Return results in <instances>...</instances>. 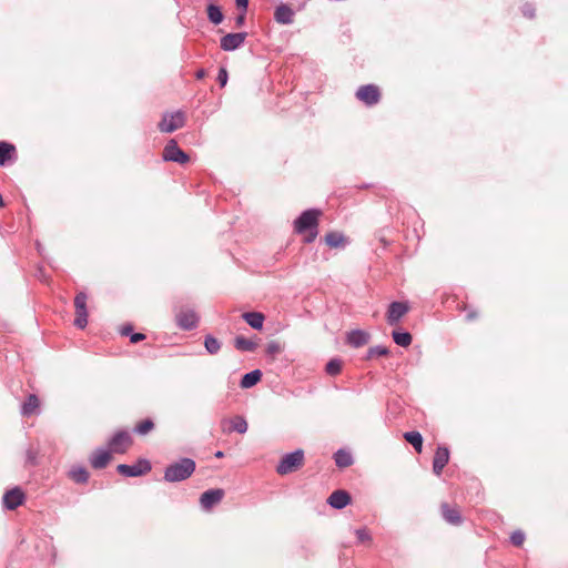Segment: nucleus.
Segmentation results:
<instances>
[{"mask_svg": "<svg viewBox=\"0 0 568 568\" xmlns=\"http://www.w3.org/2000/svg\"><path fill=\"white\" fill-rule=\"evenodd\" d=\"M322 215L321 210L308 209L304 211L294 222V230L298 234H306L304 237L305 243L315 241L318 234V219Z\"/></svg>", "mask_w": 568, "mask_h": 568, "instance_id": "1", "label": "nucleus"}, {"mask_svg": "<svg viewBox=\"0 0 568 568\" xmlns=\"http://www.w3.org/2000/svg\"><path fill=\"white\" fill-rule=\"evenodd\" d=\"M195 462L191 458H181L170 464L164 470V479L169 483H178L187 479L195 470Z\"/></svg>", "mask_w": 568, "mask_h": 568, "instance_id": "2", "label": "nucleus"}, {"mask_svg": "<svg viewBox=\"0 0 568 568\" xmlns=\"http://www.w3.org/2000/svg\"><path fill=\"white\" fill-rule=\"evenodd\" d=\"M303 463L304 452L302 449H296L282 457L278 465L276 466V471L280 475H287L301 468Z\"/></svg>", "mask_w": 568, "mask_h": 568, "instance_id": "3", "label": "nucleus"}, {"mask_svg": "<svg viewBox=\"0 0 568 568\" xmlns=\"http://www.w3.org/2000/svg\"><path fill=\"white\" fill-rule=\"evenodd\" d=\"M87 301H88V295L83 292H80L74 297V307H75L74 325L80 329H83L88 324Z\"/></svg>", "mask_w": 568, "mask_h": 568, "instance_id": "4", "label": "nucleus"}, {"mask_svg": "<svg viewBox=\"0 0 568 568\" xmlns=\"http://www.w3.org/2000/svg\"><path fill=\"white\" fill-rule=\"evenodd\" d=\"M116 470L126 477H136L151 470V464L148 459H140L134 465L120 464Z\"/></svg>", "mask_w": 568, "mask_h": 568, "instance_id": "5", "label": "nucleus"}, {"mask_svg": "<svg viewBox=\"0 0 568 568\" xmlns=\"http://www.w3.org/2000/svg\"><path fill=\"white\" fill-rule=\"evenodd\" d=\"M355 95L359 101L368 106L377 104L381 99L379 89L374 84L359 87Z\"/></svg>", "mask_w": 568, "mask_h": 568, "instance_id": "6", "label": "nucleus"}, {"mask_svg": "<svg viewBox=\"0 0 568 568\" xmlns=\"http://www.w3.org/2000/svg\"><path fill=\"white\" fill-rule=\"evenodd\" d=\"M185 118L183 112L178 111L171 114H165L159 123V129L162 132L171 133L184 125Z\"/></svg>", "mask_w": 568, "mask_h": 568, "instance_id": "7", "label": "nucleus"}, {"mask_svg": "<svg viewBox=\"0 0 568 568\" xmlns=\"http://www.w3.org/2000/svg\"><path fill=\"white\" fill-rule=\"evenodd\" d=\"M163 159L165 161L176 162V163H186L189 161V155L179 148L178 143L174 140L168 142L163 150Z\"/></svg>", "mask_w": 568, "mask_h": 568, "instance_id": "8", "label": "nucleus"}, {"mask_svg": "<svg viewBox=\"0 0 568 568\" xmlns=\"http://www.w3.org/2000/svg\"><path fill=\"white\" fill-rule=\"evenodd\" d=\"M132 444V438L128 432L121 430L113 435L109 440V447L111 452L123 454Z\"/></svg>", "mask_w": 568, "mask_h": 568, "instance_id": "9", "label": "nucleus"}, {"mask_svg": "<svg viewBox=\"0 0 568 568\" xmlns=\"http://www.w3.org/2000/svg\"><path fill=\"white\" fill-rule=\"evenodd\" d=\"M246 37V32L227 33L221 38V49L224 51H234L244 44Z\"/></svg>", "mask_w": 568, "mask_h": 568, "instance_id": "10", "label": "nucleus"}, {"mask_svg": "<svg viewBox=\"0 0 568 568\" xmlns=\"http://www.w3.org/2000/svg\"><path fill=\"white\" fill-rule=\"evenodd\" d=\"M409 311V306L405 302H393L388 306L386 320L389 325H396L403 316Z\"/></svg>", "mask_w": 568, "mask_h": 568, "instance_id": "11", "label": "nucleus"}, {"mask_svg": "<svg viewBox=\"0 0 568 568\" xmlns=\"http://www.w3.org/2000/svg\"><path fill=\"white\" fill-rule=\"evenodd\" d=\"M221 428L223 433L237 432L240 434H245L247 432V422L242 416L224 418L221 420Z\"/></svg>", "mask_w": 568, "mask_h": 568, "instance_id": "12", "label": "nucleus"}, {"mask_svg": "<svg viewBox=\"0 0 568 568\" xmlns=\"http://www.w3.org/2000/svg\"><path fill=\"white\" fill-rule=\"evenodd\" d=\"M224 496L223 489H210L204 491L200 497L201 507L204 510H210L213 506L217 505Z\"/></svg>", "mask_w": 568, "mask_h": 568, "instance_id": "13", "label": "nucleus"}, {"mask_svg": "<svg viewBox=\"0 0 568 568\" xmlns=\"http://www.w3.org/2000/svg\"><path fill=\"white\" fill-rule=\"evenodd\" d=\"M2 501L7 509L13 510L23 504L24 494L19 487H14L3 495Z\"/></svg>", "mask_w": 568, "mask_h": 568, "instance_id": "14", "label": "nucleus"}, {"mask_svg": "<svg viewBox=\"0 0 568 568\" xmlns=\"http://www.w3.org/2000/svg\"><path fill=\"white\" fill-rule=\"evenodd\" d=\"M199 317L194 311H182L176 315L178 326L191 331L197 326Z\"/></svg>", "mask_w": 568, "mask_h": 568, "instance_id": "15", "label": "nucleus"}, {"mask_svg": "<svg viewBox=\"0 0 568 568\" xmlns=\"http://www.w3.org/2000/svg\"><path fill=\"white\" fill-rule=\"evenodd\" d=\"M449 462V450L446 447L439 446L436 452L433 459V471L439 476L444 469V467Z\"/></svg>", "mask_w": 568, "mask_h": 568, "instance_id": "16", "label": "nucleus"}, {"mask_svg": "<svg viewBox=\"0 0 568 568\" xmlns=\"http://www.w3.org/2000/svg\"><path fill=\"white\" fill-rule=\"evenodd\" d=\"M327 503L335 509H343L351 503V496L345 490H335L329 495Z\"/></svg>", "mask_w": 568, "mask_h": 568, "instance_id": "17", "label": "nucleus"}, {"mask_svg": "<svg viewBox=\"0 0 568 568\" xmlns=\"http://www.w3.org/2000/svg\"><path fill=\"white\" fill-rule=\"evenodd\" d=\"M274 19L277 23L291 24L294 19V11L290 6L282 3L275 9Z\"/></svg>", "mask_w": 568, "mask_h": 568, "instance_id": "18", "label": "nucleus"}, {"mask_svg": "<svg viewBox=\"0 0 568 568\" xmlns=\"http://www.w3.org/2000/svg\"><path fill=\"white\" fill-rule=\"evenodd\" d=\"M442 515L444 519L454 526H458L463 523L462 515L457 507H450L448 504H442Z\"/></svg>", "mask_w": 568, "mask_h": 568, "instance_id": "19", "label": "nucleus"}, {"mask_svg": "<svg viewBox=\"0 0 568 568\" xmlns=\"http://www.w3.org/2000/svg\"><path fill=\"white\" fill-rule=\"evenodd\" d=\"M111 459V455L105 449H98L90 457V463L93 468L102 469L104 468Z\"/></svg>", "mask_w": 568, "mask_h": 568, "instance_id": "20", "label": "nucleus"}, {"mask_svg": "<svg viewBox=\"0 0 568 568\" xmlns=\"http://www.w3.org/2000/svg\"><path fill=\"white\" fill-rule=\"evenodd\" d=\"M369 334L362 329H354L347 334V343L353 347H361L367 344Z\"/></svg>", "mask_w": 568, "mask_h": 568, "instance_id": "21", "label": "nucleus"}, {"mask_svg": "<svg viewBox=\"0 0 568 568\" xmlns=\"http://www.w3.org/2000/svg\"><path fill=\"white\" fill-rule=\"evenodd\" d=\"M262 378V373L260 369H254L250 373L243 375L240 385L242 388L247 389L255 386Z\"/></svg>", "mask_w": 568, "mask_h": 568, "instance_id": "22", "label": "nucleus"}, {"mask_svg": "<svg viewBox=\"0 0 568 568\" xmlns=\"http://www.w3.org/2000/svg\"><path fill=\"white\" fill-rule=\"evenodd\" d=\"M244 321L254 329H261L264 323V315L260 312H247L242 315Z\"/></svg>", "mask_w": 568, "mask_h": 568, "instance_id": "23", "label": "nucleus"}, {"mask_svg": "<svg viewBox=\"0 0 568 568\" xmlns=\"http://www.w3.org/2000/svg\"><path fill=\"white\" fill-rule=\"evenodd\" d=\"M40 402L39 398L31 394L28 396L27 400L21 406V414L23 416H30L37 412L39 408Z\"/></svg>", "mask_w": 568, "mask_h": 568, "instance_id": "24", "label": "nucleus"}, {"mask_svg": "<svg viewBox=\"0 0 568 568\" xmlns=\"http://www.w3.org/2000/svg\"><path fill=\"white\" fill-rule=\"evenodd\" d=\"M70 478L78 484H84L89 479L88 470L82 466H74L69 471Z\"/></svg>", "mask_w": 568, "mask_h": 568, "instance_id": "25", "label": "nucleus"}, {"mask_svg": "<svg viewBox=\"0 0 568 568\" xmlns=\"http://www.w3.org/2000/svg\"><path fill=\"white\" fill-rule=\"evenodd\" d=\"M14 151V145L4 141L0 142V166L6 165V163L10 160Z\"/></svg>", "mask_w": 568, "mask_h": 568, "instance_id": "26", "label": "nucleus"}, {"mask_svg": "<svg viewBox=\"0 0 568 568\" xmlns=\"http://www.w3.org/2000/svg\"><path fill=\"white\" fill-rule=\"evenodd\" d=\"M404 438L416 449L417 453L422 452L423 437L419 432H407L404 434Z\"/></svg>", "mask_w": 568, "mask_h": 568, "instance_id": "27", "label": "nucleus"}, {"mask_svg": "<svg viewBox=\"0 0 568 568\" xmlns=\"http://www.w3.org/2000/svg\"><path fill=\"white\" fill-rule=\"evenodd\" d=\"M335 464L341 467L345 468L353 464V457L352 455L343 449H338L334 455Z\"/></svg>", "mask_w": 568, "mask_h": 568, "instance_id": "28", "label": "nucleus"}, {"mask_svg": "<svg viewBox=\"0 0 568 568\" xmlns=\"http://www.w3.org/2000/svg\"><path fill=\"white\" fill-rule=\"evenodd\" d=\"M325 242L331 247H342L344 246L346 239L342 233L329 232L325 235Z\"/></svg>", "mask_w": 568, "mask_h": 568, "instance_id": "29", "label": "nucleus"}, {"mask_svg": "<svg viewBox=\"0 0 568 568\" xmlns=\"http://www.w3.org/2000/svg\"><path fill=\"white\" fill-rule=\"evenodd\" d=\"M234 346L236 349L242 352H253L256 348V343L243 336H236L234 339Z\"/></svg>", "mask_w": 568, "mask_h": 568, "instance_id": "30", "label": "nucleus"}, {"mask_svg": "<svg viewBox=\"0 0 568 568\" xmlns=\"http://www.w3.org/2000/svg\"><path fill=\"white\" fill-rule=\"evenodd\" d=\"M392 337L402 347H408L412 344V335L408 332L393 331Z\"/></svg>", "mask_w": 568, "mask_h": 568, "instance_id": "31", "label": "nucleus"}, {"mask_svg": "<svg viewBox=\"0 0 568 568\" xmlns=\"http://www.w3.org/2000/svg\"><path fill=\"white\" fill-rule=\"evenodd\" d=\"M207 18L214 24H220L223 21V13L221 8L215 4L207 6Z\"/></svg>", "mask_w": 568, "mask_h": 568, "instance_id": "32", "label": "nucleus"}, {"mask_svg": "<svg viewBox=\"0 0 568 568\" xmlns=\"http://www.w3.org/2000/svg\"><path fill=\"white\" fill-rule=\"evenodd\" d=\"M204 347L211 355L217 354L221 349V343L212 335H206L204 339Z\"/></svg>", "mask_w": 568, "mask_h": 568, "instance_id": "33", "label": "nucleus"}, {"mask_svg": "<svg viewBox=\"0 0 568 568\" xmlns=\"http://www.w3.org/2000/svg\"><path fill=\"white\" fill-rule=\"evenodd\" d=\"M341 369H342V362H341V359H337V358L331 359L326 364V368H325L326 373L332 376L339 374Z\"/></svg>", "mask_w": 568, "mask_h": 568, "instance_id": "34", "label": "nucleus"}, {"mask_svg": "<svg viewBox=\"0 0 568 568\" xmlns=\"http://www.w3.org/2000/svg\"><path fill=\"white\" fill-rule=\"evenodd\" d=\"M154 428V423L151 419H144L140 424L136 425L134 430L140 435H146Z\"/></svg>", "mask_w": 568, "mask_h": 568, "instance_id": "35", "label": "nucleus"}, {"mask_svg": "<svg viewBox=\"0 0 568 568\" xmlns=\"http://www.w3.org/2000/svg\"><path fill=\"white\" fill-rule=\"evenodd\" d=\"M388 354V349L387 347L385 346H382V345H377V346H374V347H371L367 352V358L371 359L375 356H385Z\"/></svg>", "mask_w": 568, "mask_h": 568, "instance_id": "36", "label": "nucleus"}, {"mask_svg": "<svg viewBox=\"0 0 568 568\" xmlns=\"http://www.w3.org/2000/svg\"><path fill=\"white\" fill-rule=\"evenodd\" d=\"M510 541L514 546H521L525 541V534L521 530H515L510 535Z\"/></svg>", "mask_w": 568, "mask_h": 568, "instance_id": "37", "label": "nucleus"}, {"mask_svg": "<svg viewBox=\"0 0 568 568\" xmlns=\"http://www.w3.org/2000/svg\"><path fill=\"white\" fill-rule=\"evenodd\" d=\"M282 352V347L278 342L272 341L266 345L267 355L275 356Z\"/></svg>", "mask_w": 568, "mask_h": 568, "instance_id": "38", "label": "nucleus"}, {"mask_svg": "<svg viewBox=\"0 0 568 568\" xmlns=\"http://www.w3.org/2000/svg\"><path fill=\"white\" fill-rule=\"evenodd\" d=\"M355 535L361 542H367L372 540V536L366 528H359L355 530Z\"/></svg>", "mask_w": 568, "mask_h": 568, "instance_id": "39", "label": "nucleus"}, {"mask_svg": "<svg viewBox=\"0 0 568 568\" xmlns=\"http://www.w3.org/2000/svg\"><path fill=\"white\" fill-rule=\"evenodd\" d=\"M216 80L222 88L227 84L229 72L225 67L220 68Z\"/></svg>", "mask_w": 568, "mask_h": 568, "instance_id": "40", "label": "nucleus"}, {"mask_svg": "<svg viewBox=\"0 0 568 568\" xmlns=\"http://www.w3.org/2000/svg\"><path fill=\"white\" fill-rule=\"evenodd\" d=\"M523 13L525 17L534 18L535 17V10L530 4H526L523 8Z\"/></svg>", "mask_w": 568, "mask_h": 568, "instance_id": "41", "label": "nucleus"}, {"mask_svg": "<svg viewBox=\"0 0 568 568\" xmlns=\"http://www.w3.org/2000/svg\"><path fill=\"white\" fill-rule=\"evenodd\" d=\"M27 463L30 465H36L37 463V454L31 449L27 452Z\"/></svg>", "mask_w": 568, "mask_h": 568, "instance_id": "42", "label": "nucleus"}, {"mask_svg": "<svg viewBox=\"0 0 568 568\" xmlns=\"http://www.w3.org/2000/svg\"><path fill=\"white\" fill-rule=\"evenodd\" d=\"M145 338V335L142 333H133L130 335L131 343H139Z\"/></svg>", "mask_w": 568, "mask_h": 568, "instance_id": "43", "label": "nucleus"}, {"mask_svg": "<svg viewBox=\"0 0 568 568\" xmlns=\"http://www.w3.org/2000/svg\"><path fill=\"white\" fill-rule=\"evenodd\" d=\"M235 3L239 9H242V11L246 12L247 6H248V0H235Z\"/></svg>", "mask_w": 568, "mask_h": 568, "instance_id": "44", "label": "nucleus"}, {"mask_svg": "<svg viewBox=\"0 0 568 568\" xmlns=\"http://www.w3.org/2000/svg\"><path fill=\"white\" fill-rule=\"evenodd\" d=\"M245 14H246V12L242 11V12L236 17L235 22H236V26H237V27H241V26H243V24H244V22H245Z\"/></svg>", "mask_w": 568, "mask_h": 568, "instance_id": "45", "label": "nucleus"}, {"mask_svg": "<svg viewBox=\"0 0 568 568\" xmlns=\"http://www.w3.org/2000/svg\"><path fill=\"white\" fill-rule=\"evenodd\" d=\"M205 75H206V72H205V70H204V69H200V70H197V71H196V73H195V77H196V79H199V80L203 79Z\"/></svg>", "mask_w": 568, "mask_h": 568, "instance_id": "46", "label": "nucleus"}, {"mask_svg": "<svg viewBox=\"0 0 568 568\" xmlns=\"http://www.w3.org/2000/svg\"><path fill=\"white\" fill-rule=\"evenodd\" d=\"M132 331L131 326H125L121 329L122 335H129Z\"/></svg>", "mask_w": 568, "mask_h": 568, "instance_id": "47", "label": "nucleus"}, {"mask_svg": "<svg viewBox=\"0 0 568 568\" xmlns=\"http://www.w3.org/2000/svg\"><path fill=\"white\" fill-rule=\"evenodd\" d=\"M466 317H467V320H468V321H471V320H474V318L476 317V314H475V313H473V312H469V313L466 315Z\"/></svg>", "mask_w": 568, "mask_h": 568, "instance_id": "48", "label": "nucleus"}, {"mask_svg": "<svg viewBox=\"0 0 568 568\" xmlns=\"http://www.w3.org/2000/svg\"><path fill=\"white\" fill-rule=\"evenodd\" d=\"M215 457L221 458L223 457V452L219 450L215 453Z\"/></svg>", "mask_w": 568, "mask_h": 568, "instance_id": "49", "label": "nucleus"}, {"mask_svg": "<svg viewBox=\"0 0 568 568\" xmlns=\"http://www.w3.org/2000/svg\"><path fill=\"white\" fill-rule=\"evenodd\" d=\"M3 206V199H2V195L0 194V207Z\"/></svg>", "mask_w": 568, "mask_h": 568, "instance_id": "50", "label": "nucleus"}]
</instances>
